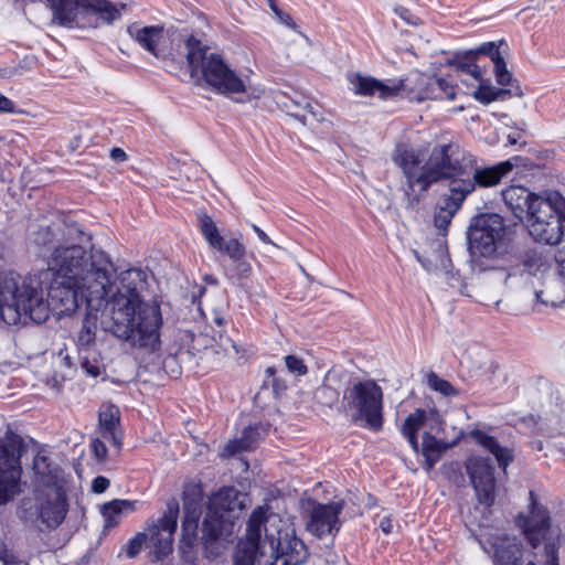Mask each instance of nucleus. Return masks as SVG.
<instances>
[{
  "instance_id": "nucleus-62",
  "label": "nucleus",
  "mask_w": 565,
  "mask_h": 565,
  "mask_svg": "<svg viewBox=\"0 0 565 565\" xmlns=\"http://www.w3.org/2000/svg\"><path fill=\"white\" fill-rule=\"evenodd\" d=\"M63 381H64V377L58 379L56 375H53L47 381V383L51 385V387H53L54 390H56L58 392L61 390V387H62V382Z\"/></svg>"
},
{
  "instance_id": "nucleus-54",
  "label": "nucleus",
  "mask_w": 565,
  "mask_h": 565,
  "mask_svg": "<svg viewBox=\"0 0 565 565\" xmlns=\"http://www.w3.org/2000/svg\"><path fill=\"white\" fill-rule=\"evenodd\" d=\"M1 113H15L14 103L2 94H0V114Z\"/></svg>"
},
{
  "instance_id": "nucleus-31",
  "label": "nucleus",
  "mask_w": 565,
  "mask_h": 565,
  "mask_svg": "<svg viewBox=\"0 0 565 565\" xmlns=\"http://www.w3.org/2000/svg\"><path fill=\"white\" fill-rule=\"evenodd\" d=\"M524 95L520 85L512 88H497L490 84L481 83L475 90L473 96L482 104H490L494 100H505L510 97H522Z\"/></svg>"
},
{
  "instance_id": "nucleus-59",
  "label": "nucleus",
  "mask_w": 565,
  "mask_h": 565,
  "mask_svg": "<svg viewBox=\"0 0 565 565\" xmlns=\"http://www.w3.org/2000/svg\"><path fill=\"white\" fill-rule=\"evenodd\" d=\"M276 17L279 19V21L281 23H284L287 26L291 28V26L295 25V22H294L292 18L288 13L284 12L282 10L277 12Z\"/></svg>"
},
{
  "instance_id": "nucleus-14",
  "label": "nucleus",
  "mask_w": 565,
  "mask_h": 565,
  "mask_svg": "<svg viewBox=\"0 0 565 565\" xmlns=\"http://www.w3.org/2000/svg\"><path fill=\"white\" fill-rule=\"evenodd\" d=\"M514 163L510 159L492 167L480 168L477 166L476 158L473 157L470 173L467 174L466 179H460L456 182L457 189L468 198L475 192L477 185L490 188L499 184L502 178L512 171Z\"/></svg>"
},
{
  "instance_id": "nucleus-17",
  "label": "nucleus",
  "mask_w": 565,
  "mask_h": 565,
  "mask_svg": "<svg viewBox=\"0 0 565 565\" xmlns=\"http://www.w3.org/2000/svg\"><path fill=\"white\" fill-rule=\"evenodd\" d=\"M291 104H285L288 114L307 126L313 134L319 136L329 135L332 130L333 124L330 119L324 117L322 107L318 104H312L306 98L299 100L291 99Z\"/></svg>"
},
{
  "instance_id": "nucleus-51",
  "label": "nucleus",
  "mask_w": 565,
  "mask_h": 565,
  "mask_svg": "<svg viewBox=\"0 0 565 565\" xmlns=\"http://www.w3.org/2000/svg\"><path fill=\"white\" fill-rule=\"evenodd\" d=\"M234 262L236 263L235 271L239 278H243V277L246 278L250 275L252 266L249 265V263L245 262L243 258L239 260H234Z\"/></svg>"
},
{
  "instance_id": "nucleus-32",
  "label": "nucleus",
  "mask_w": 565,
  "mask_h": 565,
  "mask_svg": "<svg viewBox=\"0 0 565 565\" xmlns=\"http://www.w3.org/2000/svg\"><path fill=\"white\" fill-rule=\"evenodd\" d=\"M426 418L427 412L423 408H418L405 418L401 428L402 435L408 440L415 452L419 451L417 433L424 427Z\"/></svg>"
},
{
  "instance_id": "nucleus-50",
  "label": "nucleus",
  "mask_w": 565,
  "mask_h": 565,
  "mask_svg": "<svg viewBox=\"0 0 565 565\" xmlns=\"http://www.w3.org/2000/svg\"><path fill=\"white\" fill-rule=\"evenodd\" d=\"M266 373L271 377V385L276 394L284 393L287 390L286 383L276 376V371L274 367H267Z\"/></svg>"
},
{
  "instance_id": "nucleus-13",
  "label": "nucleus",
  "mask_w": 565,
  "mask_h": 565,
  "mask_svg": "<svg viewBox=\"0 0 565 565\" xmlns=\"http://www.w3.org/2000/svg\"><path fill=\"white\" fill-rule=\"evenodd\" d=\"M406 79H409L407 84L412 90L409 93L405 90L401 96L418 102L425 99L454 100L456 98V87L446 78L416 73Z\"/></svg>"
},
{
  "instance_id": "nucleus-55",
  "label": "nucleus",
  "mask_w": 565,
  "mask_h": 565,
  "mask_svg": "<svg viewBox=\"0 0 565 565\" xmlns=\"http://www.w3.org/2000/svg\"><path fill=\"white\" fill-rule=\"evenodd\" d=\"M0 561H2L4 565L15 563L14 555L7 548L6 545H0Z\"/></svg>"
},
{
  "instance_id": "nucleus-30",
  "label": "nucleus",
  "mask_w": 565,
  "mask_h": 565,
  "mask_svg": "<svg viewBox=\"0 0 565 565\" xmlns=\"http://www.w3.org/2000/svg\"><path fill=\"white\" fill-rule=\"evenodd\" d=\"M118 425V409L115 406H108L99 413L102 437L119 449L121 447V436L117 430Z\"/></svg>"
},
{
  "instance_id": "nucleus-56",
  "label": "nucleus",
  "mask_w": 565,
  "mask_h": 565,
  "mask_svg": "<svg viewBox=\"0 0 565 565\" xmlns=\"http://www.w3.org/2000/svg\"><path fill=\"white\" fill-rule=\"evenodd\" d=\"M110 157L113 160H115L117 162H124L127 160L126 152L121 148H118V147H114L110 150Z\"/></svg>"
},
{
  "instance_id": "nucleus-58",
  "label": "nucleus",
  "mask_w": 565,
  "mask_h": 565,
  "mask_svg": "<svg viewBox=\"0 0 565 565\" xmlns=\"http://www.w3.org/2000/svg\"><path fill=\"white\" fill-rule=\"evenodd\" d=\"M252 228L253 231L255 232V234L258 236V238L265 243V244H271L274 246H276L274 244V242L269 238V236L260 228L258 227L257 225L253 224L252 225Z\"/></svg>"
},
{
  "instance_id": "nucleus-12",
  "label": "nucleus",
  "mask_w": 565,
  "mask_h": 565,
  "mask_svg": "<svg viewBox=\"0 0 565 565\" xmlns=\"http://www.w3.org/2000/svg\"><path fill=\"white\" fill-rule=\"evenodd\" d=\"M36 509L38 519L46 530L57 529L68 511L66 488L38 490Z\"/></svg>"
},
{
  "instance_id": "nucleus-39",
  "label": "nucleus",
  "mask_w": 565,
  "mask_h": 565,
  "mask_svg": "<svg viewBox=\"0 0 565 565\" xmlns=\"http://www.w3.org/2000/svg\"><path fill=\"white\" fill-rule=\"evenodd\" d=\"M492 63L495 81L499 85L509 86V88L519 85L518 81L513 78L512 73L508 70L507 62L502 55L497 57Z\"/></svg>"
},
{
  "instance_id": "nucleus-49",
  "label": "nucleus",
  "mask_w": 565,
  "mask_h": 565,
  "mask_svg": "<svg viewBox=\"0 0 565 565\" xmlns=\"http://www.w3.org/2000/svg\"><path fill=\"white\" fill-rule=\"evenodd\" d=\"M90 447H92V450H93L96 459L99 462H103L107 458V447L102 439H99V438L93 439Z\"/></svg>"
},
{
  "instance_id": "nucleus-4",
  "label": "nucleus",
  "mask_w": 565,
  "mask_h": 565,
  "mask_svg": "<svg viewBox=\"0 0 565 565\" xmlns=\"http://www.w3.org/2000/svg\"><path fill=\"white\" fill-rule=\"evenodd\" d=\"M275 518L267 515V509L256 508L247 521L246 539L238 542L233 565H301L308 557L306 544L294 531H269Z\"/></svg>"
},
{
  "instance_id": "nucleus-48",
  "label": "nucleus",
  "mask_w": 565,
  "mask_h": 565,
  "mask_svg": "<svg viewBox=\"0 0 565 565\" xmlns=\"http://www.w3.org/2000/svg\"><path fill=\"white\" fill-rule=\"evenodd\" d=\"M217 345L220 350L225 355L230 356H237L238 355V349L237 345L233 340H231L228 337L220 334Z\"/></svg>"
},
{
  "instance_id": "nucleus-29",
  "label": "nucleus",
  "mask_w": 565,
  "mask_h": 565,
  "mask_svg": "<svg viewBox=\"0 0 565 565\" xmlns=\"http://www.w3.org/2000/svg\"><path fill=\"white\" fill-rule=\"evenodd\" d=\"M127 32L129 35L138 42L145 50L150 52L153 55H157V44L162 38L163 26L161 25H150V26H139L137 24H132L128 26Z\"/></svg>"
},
{
  "instance_id": "nucleus-38",
  "label": "nucleus",
  "mask_w": 565,
  "mask_h": 565,
  "mask_svg": "<svg viewBox=\"0 0 565 565\" xmlns=\"http://www.w3.org/2000/svg\"><path fill=\"white\" fill-rule=\"evenodd\" d=\"M125 510H132V503L127 500H114L103 505L102 514L105 519V527L118 524L119 516Z\"/></svg>"
},
{
  "instance_id": "nucleus-45",
  "label": "nucleus",
  "mask_w": 565,
  "mask_h": 565,
  "mask_svg": "<svg viewBox=\"0 0 565 565\" xmlns=\"http://www.w3.org/2000/svg\"><path fill=\"white\" fill-rule=\"evenodd\" d=\"M147 539L148 534L146 532H140L130 539L126 548L127 556L130 558L137 556L142 550L143 545L147 546Z\"/></svg>"
},
{
  "instance_id": "nucleus-23",
  "label": "nucleus",
  "mask_w": 565,
  "mask_h": 565,
  "mask_svg": "<svg viewBox=\"0 0 565 565\" xmlns=\"http://www.w3.org/2000/svg\"><path fill=\"white\" fill-rule=\"evenodd\" d=\"M466 199L467 198L457 188H452L451 191H447L443 195L441 203L434 215V224L439 231L446 233L454 216L461 209Z\"/></svg>"
},
{
  "instance_id": "nucleus-1",
  "label": "nucleus",
  "mask_w": 565,
  "mask_h": 565,
  "mask_svg": "<svg viewBox=\"0 0 565 565\" xmlns=\"http://www.w3.org/2000/svg\"><path fill=\"white\" fill-rule=\"evenodd\" d=\"M30 243L50 252L46 264L52 273L47 299L38 279L14 271L0 270V321L9 326L32 320L45 322L52 311L57 317L71 316L82 303L87 309L109 308L110 332L131 345L154 350L160 342L162 316L157 303L142 300L146 273L130 268L120 273L109 256L99 249L86 250L90 241L81 224L57 216L42 220L30 227Z\"/></svg>"
},
{
  "instance_id": "nucleus-44",
  "label": "nucleus",
  "mask_w": 565,
  "mask_h": 565,
  "mask_svg": "<svg viewBox=\"0 0 565 565\" xmlns=\"http://www.w3.org/2000/svg\"><path fill=\"white\" fill-rule=\"evenodd\" d=\"M468 54L476 60L479 55H486L493 62L497 57L501 56L499 45L495 42H486L479 45L477 49L468 50Z\"/></svg>"
},
{
  "instance_id": "nucleus-33",
  "label": "nucleus",
  "mask_w": 565,
  "mask_h": 565,
  "mask_svg": "<svg viewBox=\"0 0 565 565\" xmlns=\"http://www.w3.org/2000/svg\"><path fill=\"white\" fill-rule=\"evenodd\" d=\"M77 351L81 367L87 375L97 377L105 372L106 367L104 364V359L100 352L96 350V347L79 349Z\"/></svg>"
},
{
  "instance_id": "nucleus-3",
  "label": "nucleus",
  "mask_w": 565,
  "mask_h": 565,
  "mask_svg": "<svg viewBox=\"0 0 565 565\" xmlns=\"http://www.w3.org/2000/svg\"><path fill=\"white\" fill-rule=\"evenodd\" d=\"M504 234V220L497 213H482L471 220L468 244L476 265L482 270H507L505 281L515 275H533L542 266V253L520 249Z\"/></svg>"
},
{
  "instance_id": "nucleus-36",
  "label": "nucleus",
  "mask_w": 565,
  "mask_h": 565,
  "mask_svg": "<svg viewBox=\"0 0 565 565\" xmlns=\"http://www.w3.org/2000/svg\"><path fill=\"white\" fill-rule=\"evenodd\" d=\"M476 58L468 54V50L455 53L447 60V65L454 67L457 72L465 73L473 77L476 81L482 78V70L476 63Z\"/></svg>"
},
{
  "instance_id": "nucleus-52",
  "label": "nucleus",
  "mask_w": 565,
  "mask_h": 565,
  "mask_svg": "<svg viewBox=\"0 0 565 565\" xmlns=\"http://www.w3.org/2000/svg\"><path fill=\"white\" fill-rule=\"evenodd\" d=\"M109 483L107 478L98 476L93 480L92 490L95 493H103L109 487Z\"/></svg>"
},
{
  "instance_id": "nucleus-9",
  "label": "nucleus",
  "mask_w": 565,
  "mask_h": 565,
  "mask_svg": "<svg viewBox=\"0 0 565 565\" xmlns=\"http://www.w3.org/2000/svg\"><path fill=\"white\" fill-rule=\"evenodd\" d=\"M23 448L22 437L11 429L0 437V504L12 500L19 491Z\"/></svg>"
},
{
  "instance_id": "nucleus-20",
  "label": "nucleus",
  "mask_w": 565,
  "mask_h": 565,
  "mask_svg": "<svg viewBox=\"0 0 565 565\" xmlns=\"http://www.w3.org/2000/svg\"><path fill=\"white\" fill-rule=\"evenodd\" d=\"M565 210V199L557 191H546L539 194L526 210L527 226L531 222L537 220H550L552 217H562V213Z\"/></svg>"
},
{
  "instance_id": "nucleus-6",
  "label": "nucleus",
  "mask_w": 565,
  "mask_h": 565,
  "mask_svg": "<svg viewBox=\"0 0 565 565\" xmlns=\"http://www.w3.org/2000/svg\"><path fill=\"white\" fill-rule=\"evenodd\" d=\"M53 22L66 28H98L119 19L120 11L108 0H46Z\"/></svg>"
},
{
  "instance_id": "nucleus-57",
  "label": "nucleus",
  "mask_w": 565,
  "mask_h": 565,
  "mask_svg": "<svg viewBox=\"0 0 565 565\" xmlns=\"http://www.w3.org/2000/svg\"><path fill=\"white\" fill-rule=\"evenodd\" d=\"M183 512H184L183 520L199 523L202 511L192 509V510H183Z\"/></svg>"
},
{
  "instance_id": "nucleus-27",
  "label": "nucleus",
  "mask_w": 565,
  "mask_h": 565,
  "mask_svg": "<svg viewBox=\"0 0 565 565\" xmlns=\"http://www.w3.org/2000/svg\"><path fill=\"white\" fill-rule=\"evenodd\" d=\"M539 194L530 192L526 188L521 185H511L502 191V200L511 212L518 217L523 218V215L529 210L532 200Z\"/></svg>"
},
{
  "instance_id": "nucleus-46",
  "label": "nucleus",
  "mask_w": 565,
  "mask_h": 565,
  "mask_svg": "<svg viewBox=\"0 0 565 565\" xmlns=\"http://www.w3.org/2000/svg\"><path fill=\"white\" fill-rule=\"evenodd\" d=\"M285 363H286L287 370L290 373L296 374L298 376L305 375L308 372V369H307L306 364L303 363V361L296 355H291V354L286 355Z\"/></svg>"
},
{
  "instance_id": "nucleus-5",
  "label": "nucleus",
  "mask_w": 565,
  "mask_h": 565,
  "mask_svg": "<svg viewBox=\"0 0 565 565\" xmlns=\"http://www.w3.org/2000/svg\"><path fill=\"white\" fill-rule=\"evenodd\" d=\"M185 46L186 60L192 73L200 70L204 81L220 93H247L243 79L226 65L221 55L209 54V47L194 36L186 40Z\"/></svg>"
},
{
  "instance_id": "nucleus-43",
  "label": "nucleus",
  "mask_w": 565,
  "mask_h": 565,
  "mask_svg": "<svg viewBox=\"0 0 565 565\" xmlns=\"http://www.w3.org/2000/svg\"><path fill=\"white\" fill-rule=\"evenodd\" d=\"M338 392L329 385H321L315 392V398L318 403L331 407L338 401Z\"/></svg>"
},
{
  "instance_id": "nucleus-34",
  "label": "nucleus",
  "mask_w": 565,
  "mask_h": 565,
  "mask_svg": "<svg viewBox=\"0 0 565 565\" xmlns=\"http://www.w3.org/2000/svg\"><path fill=\"white\" fill-rule=\"evenodd\" d=\"M231 520L222 513H217L214 509L207 505L206 515L202 522L203 537L215 541L217 540L225 529V524Z\"/></svg>"
},
{
  "instance_id": "nucleus-11",
  "label": "nucleus",
  "mask_w": 565,
  "mask_h": 565,
  "mask_svg": "<svg viewBox=\"0 0 565 565\" xmlns=\"http://www.w3.org/2000/svg\"><path fill=\"white\" fill-rule=\"evenodd\" d=\"M466 470L479 503L492 505L495 499V478L490 458L471 456L466 461Z\"/></svg>"
},
{
  "instance_id": "nucleus-26",
  "label": "nucleus",
  "mask_w": 565,
  "mask_h": 565,
  "mask_svg": "<svg viewBox=\"0 0 565 565\" xmlns=\"http://www.w3.org/2000/svg\"><path fill=\"white\" fill-rule=\"evenodd\" d=\"M266 431L262 425L248 426L243 430L238 439H233L225 445L221 455L223 457H231L237 452L254 449L264 438Z\"/></svg>"
},
{
  "instance_id": "nucleus-21",
  "label": "nucleus",
  "mask_w": 565,
  "mask_h": 565,
  "mask_svg": "<svg viewBox=\"0 0 565 565\" xmlns=\"http://www.w3.org/2000/svg\"><path fill=\"white\" fill-rule=\"evenodd\" d=\"M33 470L39 490H52L66 486L64 471L57 465H53L41 451L34 457Z\"/></svg>"
},
{
  "instance_id": "nucleus-47",
  "label": "nucleus",
  "mask_w": 565,
  "mask_h": 565,
  "mask_svg": "<svg viewBox=\"0 0 565 565\" xmlns=\"http://www.w3.org/2000/svg\"><path fill=\"white\" fill-rule=\"evenodd\" d=\"M199 523L191 522L186 520H182V539L181 542L186 545H192L194 540L196 539Z\"/></svg>"
},
{
  "instance_id": "nucleus-28",
  "label": "nucleus",
  "mask_w": 565,
  "mask_h": 565,
  "mask_svg": "<svg viewBox=\"0 0 565 565\" xmlns=\"http://www.w3.org/2000/svg\"><path fill=\"white\" fill-rule=\"evenodd\" d=\"M98 312H100L102 316L107 315V317L110 318L109 308L103 311L87 309V313L84 317L82 327L77 333V350L96 347Z\"/></svg>"
},
{
  "instance_id": "nucleus-10",
  "label": "nucleus",
  "mask_w": 565,
  "mask_h": 565,
  "mask_svg": "<svg viewBox=\"0 0 565 565\" xmlns=\"http://www.w3.org/2000/svg\"><path fill=\"white\" fill-rule=\"evenodd\" d=\"M179 511V503L175 500L168 502L163 515L147 527V547L158 561L173 550V534L177 530Z\"/></svg>"
},
{
  "instance_id": "nucleus-25",
  "label": "nucleus",
  "mask_w": 565,
  "mask_h": 565,
  "mask_svg": "<svg viewBox=\"0 0 565 565\" xmlns=\"http://www.w3.org/2000/svg\"><path fill=\"white\" fill-rule=\"evenodd\" d=\"M470 436L487 451L492 454L498 462L499 468L507 472L508 466L514 459V450L511 447L501 446L495 437L486 434L482 430L475 429Z\"/></svg>"
},
{
  "instance_id": "nucleus-18",
  "label": "nucleus",
  "mask_w": 565,
  "mask_h": 565,
  "mask_svg": "<svg viewBox=\"0 0 565 565\" xmlns=\"http://www.w3.org/2000/svg\"><path fill=\"white\" fill-rule=\"evenodd\" d=\"M349 81L355 94L362 96H373L377 94L382 99L401 96L403 92L407 90V93H409L412 90L407 84L409 79L388 81L384 83L373 77L355 74L350 76Z\"/></svg>"
},
{
  "instance_id": "nucleus-53",
  "label": "nucleus",
  "mask_w": 565,
  "mask_h": 565,
  "mask_svg": "<svg viewBox=\"0 0 565 565\" xmlns=\"http://www.w3.org/2000/svg\"><path fill=\"white\" fill-rule=\"evenodd\" d=\"M555 262L558 265L559 274L565 280V245L559 247L555 253Z\"/></svg>"
},
{
  "instance_id": "nucleus-37",
  "label": "nucleus",
  "mask_w": 565,
  "mask_h": 565,
  "mask_svg": "<svg viewBox=\"0 0 565 565\" xmlns=\"http://www.w3.org/2000/svg\"><path fill=\"white\" fill-rule=\"evenodd\" d=\"M198 224L201 234L206 239L212 248H221L223 236L220 234L218 228L212 217L204 212L198 214Z\"/></svg>"
},
{
  "instance_id": "nucleus-22",
  "label": "nucleus",
  "mask_w": 565,
  "mask_h": 565,
  "mask_svg": "<svg viewBox=\"0 0 565 565\" xmlns=\"http://www.w3.org/2000/svg\"><path fill=\"white\" fill-rule=\"evenodd\" d=\"M245 494L234 487H224L210 498L207 505L231 520L234 518L233 513L245 508Z\"/></svg>"
},
{
  "instance_id": "nucleus-35",
  "label": "nucleus",
  "mask_w": 565,
  "mask_h": 565,
  "mask_svg": "<svg viewBox=\"0 0 565 565\" xmlns=\"http://www.w3.org/2000/svg\"><path fill=\"white\" fill-rule=\"evenodd\" d=\"M447 446L429 433H424L422 441V455L425 458L424 468L430 471Z\"/></svg>"
},
{
  "instance_id": "nucleus-61",
  "label": "nucleus",
  "mask_w": 565,
  "mask_h": 565,
  "mask_svg": "<svg viewBox=\"0 0 565 565\" xmlns=\"http://www.w3.org/2000/svg\"><path fill=\"white\" fill-rule=\"evenodd\" d=\"M380 527L385 534H390L393 530L392 520L388 516L383 518L380 521Z\"/></svg>"
},
{
  "instance_id": "nucleus-64",
  "label": "nucleus",
  "mask_w": 565,
  "mask_h": 565,
  "mask_svg": "<svg viewBox=\"0 0 565 565\" xmlns=\"http://www.w3.org/2000/svg\"><path fill=\"white\" fill-rule=\"evenodd\" d=\"M268 2V6L269 8L271 9V11L275 13V15L277 14V12L280 11V9L278 8L277 3H276V0H267Z\"/></svg>"
},
{
  "instance_id": "nucleus-19",
  "label": "nucleus",
  "mask_w": 565,
  "mask_h": 565,
  "mask_svg": "<svg viewBox=\"0 0 565 565\" xmlns=\"http://www.w3.org/2000/svg\"><path fill=\"white\" fill-rule=\"evenodd\" d=\"M546 269V263L542 256V266L527 277L525 275H515L510 280H515L516 284L524 288V295L535 302V305L555 307L562 302L561 296H553L550 286L542 281V273Z\"/></svg>"
},
{
  "instance_id": "nucleus-60",
  "label": "nucleus",
  "mask_w": 565,
  "mask_h": 565,
  "mask_svg": "<svg viewBox=\"0 0 565 565\" xmlns=\"http://www.w3.org/2000/svg\"><path fill=\"white\" fill-rule=\"evenodd\" d=\"M395 12L403 19L405 20L406 22L408 23H412V24H416V22L412 21L411 20V12L408 11V9L404 8V7H398L395 9Z\"/></svg>"
},
{
  "instance_id": "nucleus-41",
  "label": "nucleus",
  "mask_w": 565,
  "mask_h": 565,
  "mask_svg": "<svg viewBox=\"0 0 565 565\" xmlns=\"http://www.w3.org/2000/svg\"><path fill=\"white\" fill-rule=\"evenodd\" d=\"M183 510H199L202 511V493L201 489L196 486L190 487L183 492Z\"/></svg>"
},
{
  "instance_id": "nucleus-63",
  "label": "nucleus",
  "mask_w": 565,
  "mask_h": 565,
  "mask_svg": "<svg viewBox=\"0 0 565 565\" xmlns=\"http://www.w3.org/2000/svg\"><path fill=\"white\" fill-rule=\"evenodd\" d=\"M62 361H63V364H64L66 367H68V369L73 367V365H74V364H73V361H72V358H71L68 354H65V355L63 356V360H62Z\"/></svg>"
},
{
  "instance_id": "nucleus-7",
  "label": "nucleus",
  "mask_w": 565,
  "mask_h": 565,
  "mask_svg": "<svg viewBox=\"0 0 565 565\" xmlns=\"http://www.w3.org/2000/svg\"><path fill=\"white\" fill-rule=\"evenodd\" d=\"M383 390L374 380L353 382L343 392V406L352 412L353 422L379 431L383 428Z\"/></svg>"
},
{
  "instance_id": "nucleus-8",
  "label": "nucleus",
  "mask_w": 565,
  "mask_h": 565,
  "mask_svg": "<svg viewBox=\"0 0 565 565\" xmlns=\"http://www.w3.org/2000/svg\"><path fill=\"white\" fill-rule=\"evenodd\" d=\"M481 547L493 565H537L522 541L513 535H490L481 542ZM545 565H559L557 547L554 543L545 544Z\"/></svg>"
},
{
  "instance_id": "nucleus-42",
  "label": "nucleus",
  "mask_w": 565,
  "mask_h": 565,
  "mask_svg": "<svg viewBox=\"0 0 565 565\" xmlns=\"http://www.w3.org/2000/svg\"><path fill=\"white\" fill-rule=\"evenodd\" d=\"M220 252L225 253L231 259L239 260L245 255V247L237 239L232 238L227 242L222 241L221 248H216Z\"/></svg>"
},
{
  "instance_id": "nucleus-15",
  "label": "nucleus",
  "mask_w": 565,
  "mask_h": 565,
  "mask_svg": "<svg viewBox=\"0 0 565 565\" xmlns=\"http://www.w3.org/2000/svg\"><path fill=\"white\" fill-rule=\"evenodd\" d=\"M518 523L533 548H536L545 540L551 526L550 511L537 502L534 491H530V513L527 515L520 514Z\"/></svg>"
},
{
  "instance_id": "nucleus-2",
  "label": "nucleus",
  "mask_w": 565,
  "mask_h": 565,
  "mask_svg": "<svg viewBox=\"0 0 565 565\" xmlns=\"http://www.w3.org/2000/svg\"><path fill=\"white\" fill-rule=\"evenodd\" d=\"M473 157L451 141L436 145L426 160L422 149L398 145L393 161L405 178L406 207L414 210L433 184L447 181V191L457 188L456 182L470 173Z\"/></svg>"
},
{
  "instance_id": "nucleus-24",
  "label": "nucleus",
  "mask_w": 565,
  "mask_h": 565,
  "mask_svg": "<svg viewBox=\"0 0 565 565\" xmlns=\"http://www.w3.org/2000/svg\"><path fill=\"white\" fill-rule=\"evenodd\" d=\"M527 230L534 241L546 245H556L563 237L562 217H552L551 221L536 218L535 222L530 223Z\"/></svg>"
},
{
  "instance_id": "nucleus-16",
  "label": "nucleus",
  "mask_w": 565,
  "mask_h": 565,
  "mask_svg": "<svg viewBox=\"0 0 565 565\" xmlns=\"http://www.w3.org/2000/svg\"><path fill=\"white\" fill-rule=\"evenodd\" d=\"M344 508V501H333L327 504L317 503L312 507L307 529L317 537L333 535L339 532L341 522L339 515Z\"/></svg>"
},
{
  "instance_id": "nucleus-40",
  "label": "nucleus",
  "mask_w": 565,
  "mask_h": 565,
  "mask_svg": "<svg viewBox=\"0 0 565 565\" xmlns=\"http://www.w3.org/2000/svg\"><path fill=\"white\" fill-rule=\"evenodd\" d=\"M426 379L427 385L444 396L454 397L459 394V391L450 382L439 377L435 372H429Z\"/></svg>"
}]
</instances>
